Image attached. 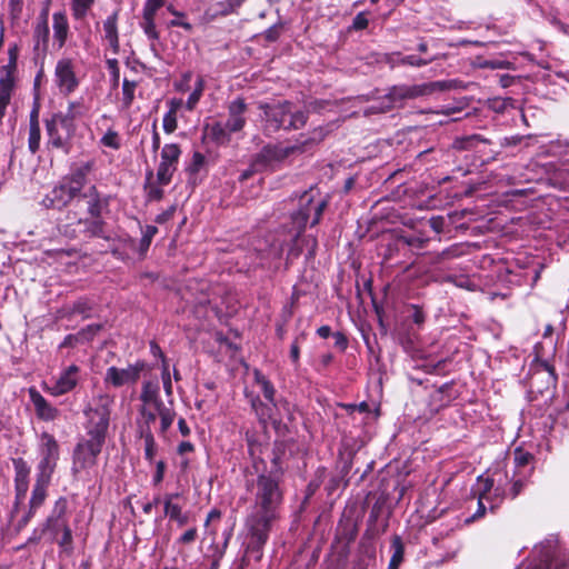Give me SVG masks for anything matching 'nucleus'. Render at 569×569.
Wrapping results in <instances>:
<instances>
[{"label": "nucleus", "mask_w": 569, "mask_h": 569, "mask_svg": "<svg viewBox=\"0 0 569 569\" xmlns=\"http://www.w3.org/2000/svg\"><path fill=\"white\" fill-rule=\"evenodd\" d=\"M196 538H197V529L190 528L179 538V542L184 543V545L191 543L196 540Z\"/></svg>", "instance_id": "61"}, {"label": "nucleus", "mask_w": 569, "mask_h": 569, "mask_svg": "<svg viewBox=\"0 0 569 569\" xmlns=\"http://www.w3.org/2000/svg\"><path fill=\"white\" fill-rule=\"evenodd\" d=\"M30 399L34 406L38 418L52 421L59 416V410L49 403L34 388L29 389Z\"/></svg>", "instance_id": "19"}, {"label": "nucleus", "mask_w": 569, "mask_h": 569, "mask_svg": "<svg viewBox=\"0 0 569 569\" xmlns=\"http://www.w3.org/2000/svg\"><path fill=\"white\" fill-rule=\"evenodd\" d=\"M535 553L538 558L526 569H559L560 565L553 561L555 550L551 543L536 548Z\"/></svg>", "instance_id": "24"}, {"label": "nucleus", "mask_w": 569, "mask_h": 569, "mask_svg": "<svg viewBox=\"0 0 569 569\" xmlns=\"http://www.w3.org/2000/svg\"><path fill=\"white\" fill-rule=\"evenodd\" d=\"M94 160L79 161L71 166L64 176L43 198L42 204L49 209H62L81 194L94 169Z\"/></svg>", "instance_id": "2"}, {"label": "nucleus", "mask_w": 569, "mask_h": 569, "mask_svg": "<svg viewBox=\"0 0 569 569\" xmlns=\"http://www.w3.org/2000/svg\"><path fill=\"white\" fill-rule=\"evenodd\" d=\"M162 382L164 392L167 393V396H170L172 393V382L170 378L169 366L166 359H163L162 362Z\"/></svg>", "instance_id": "49"}, {"label": "nucleus", "mask_w": 569, "mask_h": 569, "mask_svg": "<svg viewBox=\"0 0 569 569\" xmlns=\"http://www.w3.org/2000/svg\"><path fill=\"white\" fill-rule=\"evenodd\" d=\"M49 33L48 9H44L40 13L33 30L34 51L46 52L48 50Z\"/></svg>", "instance_id": "21"}, {"label": "nucleus", "mask_w": 569, "mask_h": 569, "mask_svg": "<svg viewBox=\"0 0 569 569\" xmlns=\"http://www.w3.org/2000/svg\"><path fill=\"white\" fill-rule=\"evenodd\" d=\"M247 109V106L243 101V99H236L233 100L229 107H228V112H229V118L226 122V126H227V129L229 130V132H238L240 131L244 124H246V119L243 117V113Z\"/></svg>", "instance_id": "22"}, {"label": "nucleus", "mask_w": 569, "mask_h": 569, "mask_svg": "<svg viewBox=\"0 0 569 569\" xmlns=\"http://www.w3.org/2000/svg\"><path fill=\"white\" fill-rule=\"evenodd\" d=\"M53 40L61 49L68 39L69 21L64 11H58L52 14Z\"/></svg>", "instance_id": "25"}, {"label": "nucleus", "mask_w": 569, "mask_h": 569, "mask_svg": "<svg viewBox=\"0 0 569 569\" xmlns=\"http://www.w3.org/2000/svg\"><path fill=\"white\" fill-rule=\"evenodd\" d=\"M104 39L108 41L112 52L117 54L120 49L118 36V11H114L103 21Z\"/></svg>", "instance_id": "26"}, {"label": "nucleus", "mask_w": 569, "mask_h": 569, "mask_svg": "<svg viewBox=\"0 0 569 569\" xmlns=\"http://www.w3.org/2000/svg\"><path fill=\"white\" fill-rule=\"evenodd\" d=\"M92 310V306L88 299L81 298L74 301L72 305H66L61 307L57 313V320L68 319L70 320L73 316L79 315L82 319H88L90 317V312Z\"/></svg>", "instance_id": "23"}, {"label": "nucleus", "mask_w": 569, "mask_h": 569, "mask_svg": "<svg viewBox=\"0 0 569 569\" xmlns=\"http://www.w3.org/2000/svg\"><path fill=\"white\" fill-rule=\"evenodd\" d=\"M392 556L388 569H398L403 560L405 546L399 536H393L391 539Z\"/></svg>", "instance_id": "31"}, {"label": "nucleus", "mask_w": 569, "mask_h": 569, "mask_svg": "<svg viewBox=\"0 0 569 569\" xmlns=\"http://www.w3.org/2000/svg\"><path fill=\"white\" fill-rule=\"evenodd\" d=\"M181 154L177 143H168L161 150V161L157 170V181L167 186L170 183Z\"/></svg>", "instance_id": "13"}, {"label": "nucleus", "mask_w": 569, "mask_h": 569, "mask_svg": "<svg viewBox=\"0 0 569 569\" xmlns=\"http://www.w3.org/2000/svg\"><path fill=\"white\" fill-rule=\"evenodd\" d=\"M88 112H89V107L81 99V100L69 102L67 112H64L63 114L67 118H69L71 121L74 122L76 119L87 116Z\"/></svg>", "instance_id": "32"}, {"label": "nucleus", "mask_w": 569, "mask_h": 569, "mask_svg": "<svg viewBox=\"0 0 569 569\" xmlns=\"http://www.w3.org/2000/svg\"><path fill=\"white\" fill-rule=\"evenodd\" d=\"M40 461L37 466V477L51 479L59 460V445L54 437L43 432L39 446Z\"/></svg>", "instance_id": "10"}, {"label": "nucleus", "mask_w": 569, "mask_h": 569, "mask_svg": "<svg viewBox=\"0 0 569 569\" xmlns=\"http://www.w3.org/2000/svg\"><path fill=\"white\" fill-rule=\"evenodd\" d=\"M485 501L486 500L480 499L478 497V508H477V511L470 518H468L466 520L467 522L475 521V520L480 519V518H482L485 516L486 509H487L486 505H485Z\"/></svg>", "instance_id": "59"}, {"label": "nucleus", "mask_w": 569, "mask_h": 569, "mask_svg": "<svg viewBox=\"0 0 569 569\" xmlns=\"http://www.w3.org/2000/svg\"><path fill=\"white\" fill-rule=\"evenodd\" d=\"M51 479L37 477L36 483L32 489L31 498L29 501V511L21 519L20 525L26 526L30 519L34 516L36 511L43 505L47 498L48 487Z\"/></svg>", "instance_id": "16"}, {"label": "nucleus", "mask_w": 569, "mask_h": 569, "mask_svg": "<svg viewBox=\"0 0 569 569\" xmlns=\"http://www.w3.org/2000/svg\"><path fill=\"white\" fill-rule=\"evenodd\" d=\"M177 106L172 102V107L163 116V130L167 133H172L177 129Z\"/></svg>", "instance_id": "37"}, {"label": "nucleus", "mask_w": 569, "mask_h": 569, "mask_svg": "<svg viewBox=\"0 0 569 569\" xmlns=\"http://www.w3.org/2000/svg\"><path fill=\"white\" fill-rule=\"evenodd\" d=\"M46 129L50 144L68 153L71 147V139L76 132V124L63 112H57L46 120Z\"/></svg>", "instance_id": "8"}, {"label": "nucleus", "mask_w": 569, "mask_h": 569, "mask_svg": "<svg viewBox=\"0 0 569 569\" xmlns=\"http://www.w3.org/2000/svg\"><path fill=\"white\" fill-rule=\"evenodd\" d=\"M164 4V0H147L143 7V11L150 13H157V11Z\"/></svg>", "instance_id": "57"}, {"label": "nucleus", "mask_w": 569, "mask_h": 569, "mask_svg": "<svg viewBox=\"0 0 569 569\" xmlns=\"http://www.w3.org/2000/svg\"><path fill=\"white\" fill-rule=\"evenodd\" d=\"M495 480L492 478H483L480 476L477 481V490L476 493L480 499L486 500L490 503V509H495L499 506L505 497V491L496 487L493 488Z\"/></svg>", "instance_id": "17"}, {"label": "nucleus", "mask_w": 569, "mask_h": 569, "mask_svg": "<svg viewBox=\"0 0 569 569\" xmlns=\"http://www.w3.org/2000/svg\"><path fill=\"white\" fill-rule=\"evenodd\" d=\"M204 133L208 138L217 143H227L230 140V133L226 124L221 122L207 123L204 126Z\"/></svg>", "instance_id": "30"}, {"label": "nucleus", "mask_w": 569, "mask_h": 569, "mask_svg": "<svg viewBox=\"0 0 569 569\" xmlns=\"http://www.w3.org/2000/svg\"><path fill=\"white\" fill-rule=\"evenodd\" d=\"M160 148V136L157 131V122L152 126V151L156 153Z\"/></svg>", "instance_id": "64"}, {"label": "nucleus", "mask_w": 569, "mask_h": 569, "mask_svg": "<svg viewBox=\"0 0 569 569\" xmlns=\"http://www.w3.org/2000/svg\"><path fill=\"white\" fill-rule=\"evenodd\" d=\"M146 369L143 361H137L133 365H129L127 368L109 367L106 371L103 382L111 385L114 388H120L126 385H134L141 376V372Z\"/></svg>", "instance_id": "11"}, {"label": "nucleus", "mask_w": 569, "mask_h": 569, "mask_svg": "<svg viewBox=\"0 0 569 569\" xmlns=\"http://www.w3.org/2000/svg\"><path fill=\"white\" fill-rule=\"evenodd\" d=\"M14 86V76L12 74H3L0 78V90L12 92Z\"/></svg>", "instance_id": "54"}, {"label": "nucleus", "mask_w": 569, "mask_h": 569, "mask_svg": "<svg viewBox=\"0 0 569 569\" xmlns=\"http://www.w3.org/2000/svg\"><path fill=\"white\" fill-rule=\"evenodd\" d=\"M137 82L124 79L122 82V104L129 108L134 99Z\"/></svg>", "instance_id": "36"}, {"label": "nucleus", "mask_w": 569, "mask_h": 569, "mask_svg": "<svg viewBox=\"0 0 569 569\" xmlns=\"http://www.w3.org/2000/svg\"><path fill=\"white\" fill-rule=\"evenodd\" d=\"M163 507H164V515L169 517V519H173L174 517L179 516L182 512V507L172 501V497H164L163 498Z\"/></svg>", "instance_id": "41"}, {"label": "nucleus", "mask_w": 569, "mask_h": 569, "mask_svg": "<svg viewBox=\"0 0 569 569\" xmlns=\"http://www.w3.org/2000/svg\"><path fill=\"white\" fill-rule=\"evenodd\" d=\"M158 412L152 406L142 405L139 409L137 427L139 435L152 433L151 425L154 423Z\"/></svg>", "instance_id": "28"}, {"label": "nucleus", "mask_w": 569, "mask_h": 569, "mask_svg": "<svg viewBox=\"0 0 569 569\" xmlns=\"http://www.w3.org/2000/svg\"><path fill=\"white\" fill-rule=\"evenodd\" d=\"M164 470H166L164 461H162V460L158 461L157 466H156V472L152 478L153 485L157 486L163 480Z\"/></svg>", "instance_id": "56"}, {"label": "nucleus", "mask_w": 569, "mask_h": 569, "mask_svg": "<svg viewBox=\"0 0 569 569\" xmlns=\"http://www.w3.org/2000/svg\"><path fill=\"white\" fill-rule=\"evenodd\" d=\"M113 403L114 396L108 392H99L92 398L83 410L87 418L84 437L106 443Z\"/></svg>", "instance_id": "3"}, {"label": "nucleus", "mask_w": 569, "mask_h": 569, "mask_svg": "<svg viewBox=\"0 0 569 569\" xmlns=\"http://www.w3.org/2000/svg\"><path fill=\"white\" fill-rule=\"evenodd\" d=\"M305 339H306V335L301 333L300 336L296 337V339L291 343V347H290V358H291V360H292V362L295 365L299 363V357H300L299 343L305 341Z\"/></svg>", "instance_id": "48"}, {"label": "nucleus", "mask_w": 569, "mask_h": 569, "mask_svg": "<svg viewBox=\"0 0 569 569\" xmlns=\"http://www.w3.org/2000/svg\"><path fill=\"white\" fill-rule=\"evenodd\" d=\"M40 127L34 123L29 128V149L32 153H36L40 146Z\"/></svg>", "instance_id": "42"}, {"label": "nucleus", "mask_w": 569, "mask_h": 569, "mask_svg": "<svg viewBox=\"0 0 569 569\" xmlns=\"http://www.w3.org/2000/svg\"><path fill=\"white\" fill-rule=\"evenodd\" d=\"M68 500L66 497H60L56 500L50 515L47 517L41 526V533L50 532L53 539H57L58 533L63 528L68 527Z\"/></svg>", "instance_id": "14"}, {"label": "nucleus", "mask_w": 569, "mask_h": 569, "mask_svg": "<svg viewBox=\"0 0 569 569\" xmlns=\"http://www.w3.org/2000/svg\"><path fill=\"white\" fill-rule=\"evenodd\" d=\"M322 139L323 132L319 129L315 130L310 138L290 146L268 144L256 156L251 168H253L256 172L271 168L274 163L281 162L291 154L308 151L310 147L320 142Z\"/></svg>", "instance_id": "5"}, {"label": "nucleus", "mask_w": 569, "mask_h": 569, "mask_svg": "<svg viewBox=\"0 0 569 569\" xmlns=\"http://www.w3.org/2000/svg\"><path fill=\"white\" fill-rule=\"evenodd\" d=\"M476 142H488L487 139L481 138L478 134L465 137L461 139H457L453 143V147L460 150L470 149L475 146Z\"/></svg>", "instance_id": "40"}, {"label": "nucleus", "mask_w": 569, "mask_h": 569, "mask_svg": "<svg viewBox=\"0 0 569 569\" xmlns=\"http://www.w3.org/2000/svg\"><path fill=\"white\" fill-rule=\"evenodd\" d=\"M527 483H528L527 477H522V478L512 480L511 488L509 491V496L511 497V499H515L517 496H519L522 492V490L525 489V487L527 486Z\"/></svg>", "instance_id": "47"}, {"label": "nucleus", "mask_w": 569, "mask_h": 569, "mask_svg": "<svg viewBox=\"0 0 569 569\" xmlns=\"http://www.w3.org/2000/svg\"><path fill=\"white\" fill-rule=\"evenodd\" d=\"M204 161H206V158L202 153L194 152L192 156L191 164H190V171L193 173L198 172L204 164Z\"/></svg>", "instance_id": "53"}, {"label": "nucleus", "mask_w": 569, "mask_h": 569, "mask_svg": "<svg viewBox=\"0 0 569 569\" xmlns=\"http://www.w3.org/2000/svg\"><path fill=\"white\" fill-rule=\"evenodd\" d=\"M140 438L144 442V457L148 461L151 462L154 459L157 452V445L153 433L140 435Z\"/></svg>", "instance_id": "39"}, {"label": "nucleus", "mask_w": 569, "mask_h": 569, "mask_svg": "<svg viewBox=\"0 0 569 569\" xmlns=\"http://www.w3.org/2000/svg\"><path fill=\"white\" fill-rule=\"evenodd\" d=\"M13 467L16 497L18 501H21L26 498L29 489L30 468L22 458L14 459Z\"/></svg>", "instance_id": "18"}, {"label": "nucleus", "mask_w": 569, "mask_h": 569, "mask_svg": "<svg viewBox=\"0 0 569 569\" xmlns=\"http://www.w3.org/2000/svg\"><path fill=\"white\" fill-rule=\"evenodd\" d=\"M103 446L104 442L87 437L79 439L72 452L71 472L74 478L97 465V458Z\"/></svg>", "instance_id": "9"}, {"label": "nucleus", "mask_w": 569, "mask_h": 569, "mask_svg": "<svg viewBox=\"0 0 569 569\" xmlns=\"http://www.w3.org/2000/svg\"><path fill=\"white\" fill-rule=\"evenodd\" d=\"M60 531L62 532V537L58 541L59 546L66 549L70 548L72 545V531L70 527L68 526Z\"/></svg>", "instance_id": "51"}, {"label": "nucleus", "mask_w": 569, "mask_h": 569, "mask_svg": "<svg viewBox=\"0 0 569 569\" xmlns=\"http://www.w3.org/2000/svg\"><path fill=\"white\" fill-rule=\"evenodd\" d=\"M78 342H82L78 336V333L76 335H68L64 337L63 341L60 343V348H68V347H73L74 345H77Z\"/></svg>", "instance_id": "63"}, {"label": "nucleus", "mask_w": 569, "mask_h": 569, "mask_svg": "<svg viewBox=\"0 0 569 569\" xmlns=\"http://www.w3.org/2000/svg\"><path fill=\"white\" fill-rule=\"evenodd\" d=\"M246 0H224L217 3L221 16H229L237 12Z\"/></svg>", "instance_id": "38"}, {"label": "nucleus", "mask_w": 569, "mask_h": 569, "mask_svg": "<svg viewBox=\"0 0 569 569\" xmlns=\"http://www.w3.org/2000/svg\"><path fill=\"white\" fill-rule=\"evenodd\" d=\"M272 463L273 468L268 473L259 475L250 488L254 505L246 520L250 535L247 550L257 553V560L262 556V548L269 538L273 521L279 518V508L283 500L280 487L282 470L278 465V458H274Z\"/></svg>", "instance_id": "1"}, {"label": "nucleus", "mask_w": 569, "mask_h": 569, "mask_svg": "<svg viewBox=\"0 0 569 569\" xmlns=\"http://www.w3.org/2000/svg\"><path fill=\"white\" fill-rule=\"evenodd\" d=\"M281 29H282L281 24H274V26L270 27L269 29L266 30L264 38L271 42L276 41L280 37Z\"/></svg>", "instance_id": "58"}, {"label": "nucleus", "mask_w": 569, "mask_h": 569, "mask_svg": "<svg viewBox=\"0 0 569 569\" xmlns=\"http://www.w3.org/2000/svg\"><path fill=\"white\" fill-rule=\"evenodd\" d=\"M140 400L143 405L152 406L153 408L161 407L163 401L159 397V385L154 381H146L142 385Z\"/></svg>", "instance_id": "29"}, {"label": "nucleus", "mask_w": 569, "mask_h": 569, "mask_svg": "<svg viewBox=\"0 0 569 569\" xmlns=\"http://www.w3.org/2000/svg\"><path fill=\"white\" fill-rule=\"evenodd\" d=\"M78 227L86 238L104 237V221L101 217L79 219Z\"/></svg>", "instance_id": "27"}, {"label": "nucleus", "mask_w": 569, "mask_h": 569, "mask_svg": "<svg viewBox=\"0 0 569 569\" xmlns=\"http://www.w3.org/2000/svg\"><path fill=\"white\" fill-rule=\"evenodd\" d=\"M263 111L264 131L272 133L279 129L297 130L307 123L308 114L302 110H293L289 101L278 103H259Z\"/></svg>", "instance_id": "4"}, {"label": "nucleus", "mask_w": 569, "mask_h": 569, "mask_svg": "<svg viewBox=\"0 0 569 569\" xmlns=\"http://www.w3.org/2000/svg\"><path fill=\"white\" fill-rule=\"evenodd\" d=\"M412 313L411 319L418 326L422 325L425 322V313L418 306H412Z\"/></svg>", "instance_id": "62"}, {"label": "nucleus", "mask_w": 569, "mask_h": 569, "mask_svg": "<svg viewBox=\"0 0 569 569\" xmlns=\"http://www.w3.org/2000/svg\"><path fill=\"white\" fill-rule=\"evenodd\" d=\"M101 143L106 147L112 148L114 150L120 148V139L118 132L113 130H108L104 136L101 138Z\"/></svg>", "instance_id": "45"}, {"label": "nucleus", "mask_w": 569, "mask_h": 569, "mask_svg": "<svg viewBox=\"0 0 569 569\" xmlns=\"http://www.w3.org/2000/svg\"><path fill=\"white\" fill-rule=\"evenodd\" d=\"M326 207L327 200L319 194L317 189L310 188L305 191L299 197L297 211L291 214L296 237L305 231L309 219H311V226H316L320 221Z\"/></svg>", "instance_id": "6"}, {"label": "nucleus", "mask_w": 569, "mask_h": 569, "mask_svg": "<svg viewBox=\"0 0 569 569\" xmlns=\"http://www.w3.org/2000/svg\"><path fill=\"white\" fill-rule=\"evenodd\" d=\"M368 19L363 12L358 13L353 19V28L357 30H362L368 27Z\"/></svg>", "instance_id": "60"}, {"label": "nucleus", "mask_w": 569, "mask_h": 569, "mask_svg": "<svg viewBox=\"0 0 569 569\" xmlns=\"http://www.w3.org/2000/svg\"><path fill=\"white\" fill-rule=\"evenodd\" d=\"M533 459V456L527 451H523L521 449H517L515 451V465L518 468L526 467L530 463V461Z\"/></svg>", "instance_id": "46"}, {"label": "nucleus", "mask_w": 569, "mask_h": 569, "mask_svg": "<svg viewBox=\"0 0 569 569\" xmlns=\"http://www.w3.org/2000/svg\"><path fill=\"white\" fill-rule=\"evenodd\" d=\"M431 60L421 59L417 56H407L401 59L402 64H409L413 67H422L430 62Z\"/></svg>", "instance_id": "52"}, {"label": "nucleus", "mask_w": 569, "mask_h": 569, "mask_svg": "<svg viewBox=\"0 0 569 569\" xmlns=\"http://www.w3.org/2000/svg\"><path fill=\"white\" fill-rule=\"evenodd\" d=\"M102 329V325H99V323H93V325H89L87 326L86 328L81 329L80 331H78V336L80 338L81 341L86 342V341H90L93 339V337Z\"/></svg>", "instance_id": "43"}, {"label": "nucleus", "mask_w": 569, "mask_h": 569, "mask_svg": "<svg viewBox=\"0 0 569 569\" xmlns=\"http://www.w3.org/2000/svg\"><path fill=\"white\" fill-rule=\"evenodd\" d=\"M154 410L160 417V432L164 433L173 423L176 412L171 408H168L164 403H162L161 407L154 408Z\"/></svg>", "instance_id": "33"}, {"label": "nucleus", "mask_w": 569, "mask_h": 569, "mask_svg": "<svg viewBox=\"0 0 569 569\" xmlns=\"http://www.w3.org/2000/svg\"><path fill=\"white\" fill-rule=\"evenodd\" d=\"M80 371V367L77 365L66 367L51 385H44L43 390L53 397L71 392L79 383Z\"/></svg>", "instance_id": "12"}, {"label": "nucleus", "mask_w": 569, "mask_h": 569, "mask_svg": "<svg viewBox=\"0 0 569 569\" xmlns=\"http://www.w3.org/2000/svg\"><path fill=\"white\" fill-rule=\"evenodd\" d=\"M202 91H203V79L198 78L197 86H196L193 92L189 96V98L187 100V108L189 110H192L194 108V106L198 103V101L202 94Z\"/></svg>", "instance_id": "44"}, {"label": "nucleus", "mask_w": 569, "mask_h": 569, "mask_svg": "<svg viewBox=\"0 0 569 569\" xmlns=\"http://www.w3.org/2000/svg\"><path fill=\"white\" fill-rule=\"evenodd\" d=\"M154 17H156L154 13H150V12H146V11L142 12L141 28L143 29L146 36L150 40L159 39V33H158V31L156 29V24H154Z\"/></svg>", "instance_id": "34"}, {"label": "nucleus", "mask_w": 569, "mask_h": 569, "mask_svg": "<svg viewBox=\"0 0 569 569\" xmlns=\"http://www.w3.org/2000/svg\"><path fill=\"white\" fill-rule=\"evenodd\" d=\"M449 88L450 87L446 81H433L415 86H395L385 97L387 103L382 107H379L378 109L379 111H387L406 99L429 96L436 91H443Z\"/></svg>", "instance_id": "7"}, {"label": "nucleus", "mask_w": 569, "mask_h": 569, "mask_svg": "<svg viewBox=\"0 0 569 569\" xmlns=\"http://www.w3.org/2000/svg\"><path fill=\"white\" fill-rule=\"evenodd\" d=\"M157 231L158 230L154 226H147L140 242L142 250H147L149 248L151 240Z\"/></svg>", "instance_id": "50"}, {"label": "nucleus", "mask_w": 569, "mask_h": 569, "mask_svg": "<svg viewBox=\"0 0 569 569\" xmlns=\"http://www.w3.org/2000/svg\"><path fill=\"white\" fill-rule=\"evenodd\" d=\"M93 3H94V0H72L71 1L72 17L76 20L83 19L87 16L88 11L93 6Z\"/></svg>", "instance_id": "35"}, {"label": "nucleus", "mask_w": 569, "mask_h": 569, "mask_svg": "<svg viewBox=\"0 0 569 569\" xmlns=\"http://www.w3.org/2000/svg\"><path fill=\"white\" fill-rule=\"evenodd\" d=\"M54 77H56V83L63 94H70L72 93L78 84L79 81L74 73V68L71 59L63 58L60 59L54 69Z\"/></svg>", "instance_id": "15"}, {"label": "nucleus", "mask_w": 569, "mask_h": 569, "mask_svg": "<svg viewBox=\"0 0 569 569\" xmlns=\"http://www.w3.org/2000/svg\"><path fill=\"white\" fill-rule=\"evenodd\" d=\"M261 389H262V393H263L264 398L269 402L274 403L276 390H274L272 383L269 380L263 381V383L261 385Z\"/></svg>", "instance_id": "55"}, {"label": "nucleus", "mask_w": 569, "mask_h": 569, "mask_svg": "<svg viewBox=\"0 0 569 569\" xmlns=\"http://www.w3.org/2000/svg\"><path fill=\"white\" fill-rule=\"evenodd\" d=\"M87 202V211L90 217H101L103 209L108 207V199L102 197L96 186H90L81 194Z\"/></svg>", "instance_id": "20"}]
</instances>
